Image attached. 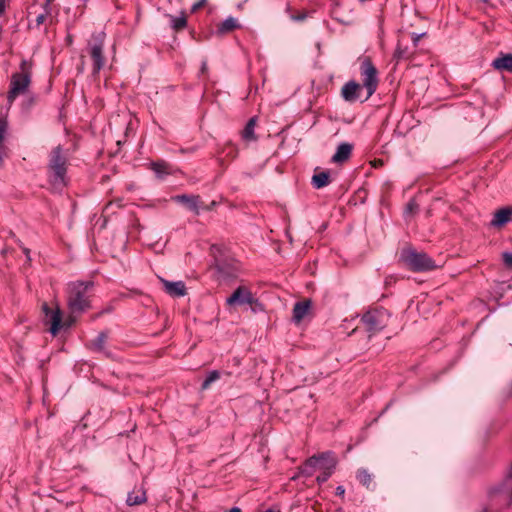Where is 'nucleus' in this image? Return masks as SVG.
Listing matches in <instances>:
<instances>
[{"label": "nucleus", "mask_w": 512, "mask_h": 512, "mask_svg": "<svg viewBox=\"0 0 512 512\" xmlns=\"http://www.w3.org/2000/svg\"><path fill=\"white\" fill-rule=\"evenodd\" d=\"M503 261L506 266L512 267V253H510V252L503 253Z\"/></svg>", "instance_id": "27"}, {"label": "nucleus", "mask_w": 512, "mask_h": 512, "mask_svg": "<svg viewBox=\"0 0 512 512\" xmlns=\"http://www.w3.org/2000/svg\"><path fill=\"white\" fill-rule=\"evenodd\" d=\"M359 75L360 83L354 82V101L364 102L376 91L379 78L378 71L369 57H360Z\"/></svg>", "instance_id": "2"}, {"label": "nucleus", "mask_w": 512, "mask_h": 512, "mask_svg": "<svg viewBox=\"0 0 512 512\" xmlns=\"http://www.w3.org/2000/svg\"><path fill=\"white\" fill-rule=\"evenodd\" d=\"M227 305L233 306L236 304H249L253 310H262V305L252 295L251 291L246 287H239L235 292L226 300Z\"/></svg>", "instance_id": "7"}, {"label": "nucleus", "mask_w": 512, "mask_h": 512, "mask_svg": "<svg viewBox=\"0 0 512 512\" xmlns=\"http://www.w3.org/2000/svg\"><path fill=\"white\" fill-rule=\"evenodd\" d=\"M330 183V172L316 169L312 177V184L315 188L320 189Z\"/></svg>", "instance_id": "13"}, {"label": "nucleus", "mask_w": 512, "mask_h": 512, "mask_svg": "<svg viewBox=\"0 0 512 512\" xmlns=\"http://www.w3.org/2000/svg\"><path fill=\"white\" fill-rule=\"evenodd\" d=\"M50 167L53 172V182L55 185L65 184L66 157L61 148L53 150L50 160Z\"/></svg>", "instance_id": "6"}, {"label": "nucleus", "mask_w": 512, "mask_h": 512, "mask_svg": "<svg viewBox=\"0 0 512 512\" xmlns=\"http://www.w3.org/2000/svg\"><path fill=\"white\" fill-rule=\"evenodd\" d=\"M312 301L310 299H304L297 302L293 308V322L300 324L306 317L311 313Z\"/></svg>", "instance_id": "10"}, {"label": "nucleus", "mask_w": 512, "mask_h": 512, "mask_svg": "<svg viewBox=\"0 0 512 512\" xmlns=\"http://www.w3.org/2000/svg\"><path fill=\"white\" fill-rule=\"evenodd\" d=\"M507 477L512 479V464L509 466L508 468V471H507Z\"/></svg>", "instance_id": "34"}, {"label": "nucleus", "mask_w": 512, "mask_h": 512, "mask_svg": "<svg viewBox=\"0 0 512 512\" xmlns=\"http://www.w3.org/2000/svg\"><path fill=\"white\" fill-rule=\"evenodd\" d=\"M494 68L512 72V54H505L493 61Z\"/></svg>", "instance_id": "17"}, {"label": "nucleus", "mask_w": 512, "mask_h": 512, "mask_svg": "<svg viewBox=\"0 0 512 512\" xmlns=\"http://www.w3.org/2000/svg\"><path fill=\"white\" fill-rule=\"evenodd\" d=\"M219 377L220 375L217 371L210 372L207 378L204 380L202 388L207 389L214 381L218 380Z\"/></svg>", "instance_id": "22"}, {"label": "nucleus", "mask_w": 512, "mask_h": 512, "mask_svg": "<svg viewBox=\"0 0 512 512\" xmlns=\"http://www.w3.org/2000/svg\"><path fill=\"white\" fill-rule=\"evenodd\" d=\"M360 2H364L365 0H359Z\"/></svg>", "instance_id": "41"}, {"label": "nucleus", "mask_w": 512, "mask_h": 512, "mask_svg": "<svg viewBox=\"0 0 512 512\" xmlns=\"http://www.w3.org/2000/svg\"><path fill=\"white\" fill-rule=\"evenodd\" d=\"M5 8H6V1L0 0V14L5 11Z\"/></svg>", "instance_id": "33"}, {"label": "nucleus", "mask_w": 512, "mask_h": 512, "mask_svg": "<svg viewBox=\"0 0 512 512\" xmlns=\"http://www.w3.org/2000/svg\"><path fill=\"white\" fill-rule=\"evenodd\" d=\"M416 209H417V204L415 203V201L414 200L409 201L406 206V212L413 213Z\"/></svg>", "instance_id": "28"}, {"label": "nucleus", "mask_w": 512, "mask_h": 512, "mask_svg": "<svg viewBox=\"0 0 512 512\" xmlns=\"http://www.w3.org/2000/svg\"><path fill=\"white\" fill-rule=\"evenodd\" d=\"M379 164H382V161H379V162L374 161V165H379Z\"/></svg>", "instance_id": "38"}, {"label": "nucleus", "mask_w": 512, "mask_h": 512, "mask_svg": "<svg viewBox=\"0 0 512 512\" xmlns=\"http://www.w3.org/2000/svg\"><path fill=\"white\" fill-rule=\"evenodd\" d=\"M227 512H242V510L239 507H233L230 510H228Z\"/></svg>", "instance_id": "35"}, {"label": "nucleus", "mask_w": 512, "mask_h": 512, "mask_svg": "<svg viewBox=\"0 0 512 512\" xmlns=\"http://www.w3.org/2000/svg\"><path fill=\"white\" fill-rule=\"evenodd\" d=\"M316 463V457H311L301 468V472L306 476H317V469L313 466Z\"/></svg>", "instance_id": "20"}, {"label": "nucleus", "mask_w": 512, "mask_h": 512, "mask_svg": "<svg viewBox=\"0 0 512 512\" xmlns=\"http://www.w3.org/2000/svg\"><path fill=\"white\" fill-rule=\"evenodd\" d=\"M186 26V19L184 17H178L173 19V27L175 29H182Z\"/></svg>", "instance_id": "25"}, {"label": "nucleus", "mask_w": 512, "mask_h": 512, "mask_svg": "<svg viewBox=\"0 0 512 512\" xmlns=\"http://www.w3.org/2000/svg\"><path fill=\"white\" fill-rule=\"evenodd\" d=\"M5 133H6V125L4 122H0V147H4L3 141H4Z\"/></svg>", "instance_id": "26"}, {"label": "nucleus", "mask_w": 512, "mask_h": 512, "mask_svg": "<svg viewBox=\"0 0 512 512\" xmlns=\"http://www.w3.org/2000/svg\"><path fill=\"white\" fill-rule=\"evenodd\" d=\"M238 27V21L237 19L233 18V17H229L227 18L225 21H223L219 26H218V32L219 33H228L234 29H236Z\"/></svg>", "instance_id": "18"}, {"label": "nucleus", "mask_w": 512, "mask_h": 512, "mask_svg": "<svg viewBox=\"0 0 512 512\" xmlns=\"http://www.w3.org/2000/svg\"><path fill=\"white\" fill-rule=\"evenodd\" d=\"M174 200L185 205L187 209L198 213L199 211V197L198 196H187L179 195L174 197Z\"/></svg>", "instance_id": "14"}, {"label": "nucleus", "mask_w": 512, "mask_h": 512, "mask_svg": "<svg viewBox=\"0 0 512 512\" xmlns=\"http://www.w3.org/2000/svg\"><path fill=\"white\" fill-rule=\"evenodd\" d=\"M105 338H106V336L104 334H100L97 337V341L94 343V345H95V347L97 349H101L102 348V343L105 341Z\"/></svg>", "instance_id": "29"}, {"label": "nucleus", "mask_w": 512, "mask_h": 512, "mask_svg": "<svg viewBox=\"0 0 512 512\" xmlns=\"http://www.w3.org/2000/svg\"><path fill=\"white\" fill-rule=\"evenodd\" d=\"M45 19H46V15L45 14H39L37 17H36V22H37V25H40L42 23L45 22Z\"/></svg>", "instance_id": "31"}, {"label": "nucleus", "mask_w": 512, "mask_h": 512, "mask_svg": "<svg viewBox=\"0 0 512 512\" xmlns=\"http://www.w3.org/2000/svg\"><path fill=\"white\" fill-rule=\"evenodd\" d=\"M337 492H338V494H340V495H341V494H343V493H344V489H343L342 487H338V488H337Z\"/></svg>", "instance_id": "36"}, {"label": "nucleus", "mask_w": 512, "mask_h": 512, "mask_svg": "<svg viewBox=\"0 0 512 512\" xmlns=\"http://www.w3.org/2000/svg\"><path fill=\"white\" fill-rule=\"evenodd\" d=\"M343 96L346 100H350L352 97V82L346 83L342 90Z\"/></svg>", "instance_id": "24"}, {"label": "nucleus", "mask_w": 512, "mask_h": 512, "mask_svg": "<svg viewBox=\"0 0 512 512\" xmlns=\"http://www.w3.org/2000/svg\"><path fill=\"white\" fill-rule=\"evenodd\" d=\"M152 169L156 172L158 176L166 173V164L165 163H154L152 165Z\"/></svg>", "instance_id": "23"}, {"label": "nucleus", "mask_w": 512, "mask_h": 512, "mask_svg": "<svg viewBox=\"0 0 512 512\" xmlns=\"http://www.w3.org/2000/svg\"><path fill=\"white\" fill-rule=\"evenodd\" d=\"M379 164H382V161H379V162L374 161V165H379Z\"/></svg>", "instance_id": "39"}, {"label": "nucleus", "mask_w": 512, "mask_h": 512, "mask_svg": "<svg viewBox=\"0 0 512 512\" xmlns=\"http://www.w3.org/2000/svg\"><path fill=\"white\" fill-rule=\"evenodd\" d=\"M401 259L406 266L414 271L432 270L437 267L435 262L425 253H418L412 249H405L401 253Z\"/></svg>", "instance_id": "5"}, {"label": "nucleus", "mask_w": 512, "mask_h": 512, "mask_svg": "<svg viewBox=\"0 0 512 512\" xmlns=\"http://www.w3.org/2000/svg\"><path fill=\"white\" fill-rule=\"evenodd\" d=\"M104 43V34L100 33L94 37V42L90 46V55L93 60V69L98 72L103 68L105 59L103 57L102 49Z\"/></svg>", "instance_id": "9"}, {"label": "nucleus", "mask_w": 512, "mask_h": 512, "mask_svg": "<svg viewBox=\"0 0 512 512\" xmlns=\"http://www.w3.org/2000/svg\"><path fill=\"white\" fill-rule=\"evenodd\" d=\"M389 313L387 310L373 309L365 313L361 319V326L354 329V332L359 333L361 329L369 333V337L382 330L388 322Z\"/></svg>", "instance_id": "4"}, {"label": "nucleus", "mask_w": 512, "mask_h": 512, "mask_svg": "<svg viewBox=\"0 0 512 512\" xmlns=\"http://www.w3.org/2000/svg\"><path fill=\"white\" fill-rule=\"evenodd\" d=\"M357 478L361 484L370 488L373 484L372 476L366 470H359L357 474Z\"/></svg>", "instance_id": "21"}, {"label": "nucleus", "mask_w": 512, "mask_h": 512, "mask_svg": "<svg viewBox=\"0 0 512 512\" xmlns=\"http://www.w3.org/2000/svg\"><path fill=\"white\" fill-rule=\"evenodd\" d=\"M31 70V63L23 60L20 64L19 71L12 74L10 89L7 96L9 104H12L18 96L24 95L28 92L31 83Z\"/></svg>", "instance_id": "3"}, {"label": "nucleus", "mask_w": 512, "mask_h": 512, "mask_svg": "<svg viewBox=\"0 0 512 512\" xmlns=\"http://www.w3.org/2000/svg\"><path fill=\"white\" fill-rule=\"evenodd\" d=\"M146 501V493L141 488L132 490L127 497V504L129 506L140 505Z\"/></svg>", "instance_id": "15"}, {"label": "nucleus", "mask_w": 512, "mask_h": 512, "mask_svg": "<svg viewBox=\"0 0 512 512\" xmlns=\"http://www.w3.org/2000/svg\"><path fill=\"white\" fill-rule=\"evenodd\" d=\"M335 465L334 457L329 454L316 457V463L313 466L317 469V481L320 483L325 482L332 474Z\"/></svg>", "instance_id": "8"}, {"label": "nucleus", "mask_w": 512, "mask_h": 512, "mask_svg": "<svg viewBox=\"0 0 512 512\" xmlns=\"http://www.w3.org/2000/svg\"><path fill=\"white\" fill-rule=\"evenodd\" d=\"M379 164H382V161H379V162L374 161V165H379Z\"/></svg>", "instance_id": "37"}, {"label": "nucleus", "mask_w": 512, "mask_h": 512, "mask_svg": "<svg viewBox=\"0 0 512 512\" xmlns=\"http://www.w3.org/2000/svg\"><path fill=\"white\" fill-rule=\"evenodd\" d=\"M206 4V0H199L192 6V11L195 12Z\"/></svg>", "instance_id": "30"}, {"label": "nucleus", "mask_w": 512, "mask_h": 512, "mask_svg": "<svg viewBox=\"0 0 512 512\" xmlns=\"http://www.w3.org/2000/svg\"><path fill=\"white\" fill-rule=\"evenodd\" d=\"M512 219V207H504L494 213L491 221L493 227H502Z\"/></svg>", "instance_id": "11"}, {"label": "nucleus", "mask_w": 512, "mask_h": 512, "mask_svg": "<svg viewBox=\"0 0 512 512\" xmlns=\"http://www.w3.org/2000/svg\"><path fill=\"white\" fill-rule=\"evenodd\" d=\"M351 154V145L348 143L341 144L336 153L332 157V161L334 163H342L344 161H347L349 156Z\"/></svg>", "instance_id": "16"}, {"label": "nucleus", "mask_w": 512, "mask_h": 512, "mask_svg": "<svg viewBox=\"0 0 512 512\" xmlns=\"http://www.w3.org/2000/svg\"><path fill=\"white\" fill-rule=\"evenodd\" d=\"M24 252L28 255L29 254V250L28 249H24Z\"/></svg>", "instance_id": "40"}, {"label": "nucleus", "mask_w": 512, "mask_h": 512, "mask_svg": "<svg viewBox=\"0 0 512 512\" xmlns=\"http://www.w3.org/2000/svg\"><path fill=\"white\" fill-rule=\"evenodd\" d=\"M91 286L90 282H73L69 285L67 300L69 315L66 318L63 317V312L57 303L51 306L43 305L45 321L50 324L49 331L52 335L55 336L61 329L72 326L76 322V316L90 308Z\"/></svg>", "instance_id": "1"}, {"label": "nucleus", "mask_w": 512, "mask_h": 512, "mask_svg": "<svg viewBox=\"0 0 512 512\" xmlns=\"http://www.w3.org/2000/svg\"><path fill=\"white\" fill-rule=\"evenodd\" d=\"M424 34H421V35H418V34H413V42H414V45H417L418 41L420 40V38L423 36Z\"/></svg>", "instance_id": "32"}, {"label": "nucleus", "mask_w": 512, "mask_h": 512, "mask_svg": "<svg viewBox=\"0 0 512 512\" xmlns=\"http://www.w3.org/2000/svg\"><path fill=\"white\" fill-rule=\"evenodd\" d=\"M256 125V119L251 118L243 130V138L247 141L255 140L254 128Z\"/></svg>", "instance_id": "19"}, {"label": "nucleus", "mask_w": 512, "mask_h": 512, "mask_svg": "<svg viewBox=\"0 0 512 512\" xmlns=\"http://www.w3.org/2000/svg\"><path fill=\"white\" fill-rule=\"evenodd\" d=\"M165 291L174 297L184 296L186 294V288L182 281L170 282L162 280Z\"/></svg>", "instance_id": "12"}]
</instances>
